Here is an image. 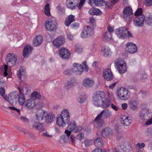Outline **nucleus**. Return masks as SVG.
<instances>
[{
    "mask_svg": "<svg viewBox=\"0 0 152 152\" xmlns=\"http://www.w3.org/2000/svg\"><path fill=\"white\" fill-rule=\"evenodd\" d=\"M111 102L110 100L106 99L104 101L102 100V103L101 104V107L103 108H105L109 107L111 104Z\"/></svg>",
    "mask_w": 152,
    "mask_h": 152,
    "instance_id": "obj_37",
    "label": "nucleus"
},
{
    "mask_svg": "<svg viewBox=\"0 0 152 152\" xmlns=\"http://www.w3.org/2000/svg\"><path fill=\"white\" fill-rule=\"evenodd\" d=\"M117 95L121 99L127 100L130 96V92L126 88H122L118 91Z\"/></svg>",
    "mask_w": 152,
    "mask_h": 152,
    "instance_id": "obj_9",
    "label": "nucleus"
},
{
    "mask_svg": "<svg viewBox=\"0 0 152 152\" xmlns=\"http://www.w3.org/2000/svg\"><path fill=\"white\" fill-rule=\"evenodd\" d=\"M103 77L104 79L107 81H110L112 80L113 75L110 69L106 68L104 70Z\"/></svg>",
    "mask_w": 152,
    "mask_h": 152,
    "instance_id": "obj_18",
    "label": "nucleus"
},
{
    "mask_svg": "<svg viewBox=\"0 0 152 152\" xmlns=\"http://www.w3.org/2000/svg\"><path fill=\"white\" fill-rule=\"evenodd\" d=\"M43 105L44 104L42 103L41 102H39L35 106L37 108H39L42 107Z\"/></svg>",
    "mask_w": 152,
    "mask_h": 152,
    "instance_id": "obj_54",
    "label": "nucleus"
},
{
    "mask_svg": "<svg viewBox=\"0 0 152 152\" xmlns=\"http://www.w3.org/2000/svg\"><path fill=\"white\" fill-rule=\"evenodd\" d=\"M105 97V94L103 92L100 91L96 92L93 98V102L94 105L97 107L100 106L103 99Z\"/></svg>",
    "mask_w": 152,
    "mask_h": 152,
    "instance_id": "obj_4",
    "label": "nucleus"
},
{
    "mask_svg": "<svg viewBox=\"0 0 152 152\" xmlns=\"http://www.w3.org/2000/svg\"><path fill=\"white\" fill-rule=\"evenodd\" d=\"M90 27L91 26L94 27L96 26L95 20L93 17H91L90 19Z\"/></svg>",
    "mask_w": 152,
    "mask_h": 152,
    "instance_id": "obj_44",
    "label": "nucleus"
},
{
    "mask_svg": "<svg viewBox=\"0 0 152 152\" xmlns=\"http://www.w3.org/2000/svg\"><path fill=\"white\" fill-rule=\"evenodd\" d=\"M73 86V83L72 81H68L66 84V87L67 89L71 88Z\"/></svg>",
    "mask_w": 152,
    "mask_h": 152,
    "instance_id": "obj_47",
    "label": "nucleus"
},
{
    "mask_svg": "<svg viewBox=\"0 0 152 152\" xmlns=\"http://www.w3.org/2000/svg\"><path fill=\"white\" fill-rule=\"evenodd\" d=\"M94 29L92 27L87 26L84 27L82 31L81 36L83 38H86L91 36L93 34Z\"/></svg>",
    "mask_w": 152,
    "mask_h": 152,
    "instance_id": "obj_12",
    "label": "nucleus"
},
{
    "mask_svg": "<svg viewBox=\"0 0 152 152\" xmlns=\"http://www.w3.org/2000/svg\"><path fill=\"white\" fill-rule=\"evenodd\" d=\"M23 132L24 134L27 135L28 136H30L31 137H32V136H33V135L31 134V132L24 129V131H23Z\"/></svg>",
    "mask_w": 152,
    "mask_h": 152,
    "instance_id": "obj_52",
    "label": "nucleus"
},
{
    "mask_svg": "<svg viewBox=\"0 0 152 152\" xmlns=\"http://www.w3.org/2000/svg\"><path fill=\"white\" fill-rule=\"evenodd\" d=\"M120 122L124 126H128L130 124L132 121L129 117L123 115L120 118Z\"/></svg>",
    "mask_w": 152,
    "mask_h": 152,
    "instance_id": "obj_22",
    "label": "nucleus"
},
{
    "mask_svg": "<svg viewBox=\"0 0 152 152\" xmlns=\"http://www.w3.org/2000/svg\"><path fill=\"white\" fill-rule=\"evenodd\" d=\"M84 143L86 147H88L91 144V142L88 140H85Z\"/></svg>",
    "mask_w": 152,
    "mask_h": 152,
    "instance_id": "obj_55",
    "label": "nucleus"
},
{
    "mask_svg": "<svg viewBox=\"0 0 152 152\" xmlns=\"http://www.w3.org/2000/svg\"><path fill=\"white\" fill-rule=\"evenodd\" d=\"M18 90L20 93L18 97V103L20 106L23 105L25 102V98L24 94L27 95L28 94L29 89L26 87L23 88L18 87Z\"/></svg>",
    "mask_w": 152,
    "mask_h": 152,
    "instance_id": "obj_5",
    "label": "nucleus"
},
{
    "mask_svg": "<svg viewBox=\"0 0 152 152\" xmlns=\"http://www.w3.org/2000/svg\"><path fill=\"white\" fill-rule=\"evenodd\" d=\"M5 95V89L4 88H0V95L4 97Z\"/></svg>",
    "mask_w": 152,
    "mask_h": 152,
    "instance_id": "obj_53",
    "label": "nucleus"
},
{
    "mask_svg": "<svg viewBox=\"0 0 152 152\" xmlns=\"http://www.w3.org/2000/svg\"><path fill=\"white\" fill-rule=\"evenodd\" d=\"M20 119L23 122L26 123L28 122V119L26 117L24 116H21L20 117Z\"/></svg>",
    "mask_w": 152,
    "mask_h": 152,
    "instance_id": "obj_58",
    "label": "nucleus"
},
{
    "mask_svg": "<svg viewBox=\"0 0 152 152\" xmlns=\"http://www.w3.org/2000/svg\"><path fill=\"white\" fill-rule=\"evenodd\" d=\"M94 84V82L88 78H85L83 83V85L87 88H89L92 86Z\"/></svg>",
    "mask_w": 152,
    "mask_h": 152,
    "instance_id": "obj_26",
    "label": "nucleus"
},
{
    "mask_svg": "<svg viewBox=\"0 0 152 152\" xmlns=\"http://www.w3.org/2000/svg\"><path fill=\"white\" fill-rule=\"evenodd\" d=\"M8 108L12 110H15L18 112L19 113H20V111L19 109H17V108L14 107H9Z\"/></svg>",
    "mask_w": 152,
    "mask_h": 152,
    "instance_id": "obj_57",
    "label": "nucleus"
},
{
    "mask_svg": "<svg viewBox=\"0 0 152 152\" xmlns=\"http://www.w3.org/2000/svg\"><path fill=\"white\" fill-rule=\"evenodd\" d=\"M114 63L119 73L122 74L126 72L127 70L126 63L122 59L118 58L115 61Z\"/></svg>",
    "mask_w": 152,
    "mask_h": 152,
    "instance_id": "obj_6",
    "label": "nucleus"
},
{
    "mask_svg": "<svg viewBox=\"0 0 152 152\" xmlns=\"http://www.w3.org/2000/svg\"><path fill=\"white\" fill-rule=\"evenodd\" d=\"M144 20L146 24L148 25H152V14L149 13L146 15L145 17Z\"/></svg>",
    "mask_w": 152,
    "mask_h": 152,
    "instance_id": "obj_35",
    "label": "nucleus"
},
{
    "mask_svg": "<svg viewBox=\"0 0 152 152\" xmlns=\"http://www.w3.org/2000/svg\"><path fill=\"white\" fill-rule=\"evenodd\" d=\"M102 150L100 148H96L92 152H102Z\"/></svg>",
    "mask_w": 152,
    "mask_h": 152,
    "instance_id": "obj_64",
    "label": "nucleus"
},
{
    "mask_svg": "<svg viewBox=\"0 0 152 152\" xmlns=\"http://www.w3.org/2000/svg\"><path fill=\"white\" fill-rule=\"evenodd\" d=\"M19 94L17 91H14L10 93L7 97H4L5 99L10 103H13L17 99L18 101Z\"/></svg>",
    "mask_w": 152,
    "mask_h": 152,
    "instance_id": "obj_11",
    "label": "nucleus"
},
{
    "mask_svg": "<svg viewBox=\"0 0 152 152\" xmlns=\"http://www.w3.org/2000/svg\"><path fill=\"white\" fill-rule=\"evenodd\" d=\"M70 116L68 111L64 109L61 112V114L58 115L56 120V124L59 126L63 127L69 123Z\"/></svg>",
    "mask_w": 152,
    "mask_h": 152,
    "instance_id": "obj_1",
    "label": "nucleus"
},
{
    "mask_svg": "<svg viewBox=\"0 0 152 152\" xmlns=\"http://www.w3.org/2000/svg\"><path fill=\"white\" fill-rule=\"evenodd\" d=\"M45 25L46 30L50 31H55L57 28V23L55 20L50 19L45 21Z\"/></svg>",
    "mask_w": 152,
    "mask_h": 152,
    "instance_id": "obj_7",
    "label": "nucleus"
},
{
    "mask_svg": "<svg viewBox=\"0 0 152 152\" xmlns=\"http://www.w3.org/2000/svg\"><path fill=\"white\" fill-rule=\"evenodd\" d=\"M47 114V112L42 110H40L36 113V118L37 120L41 121L45 118V115Z\"/></svg>",
    "mask_w": 152,
    "mask_h": 152,
    "instance_id": "obj_24",
    "label": "nucleus"
},
{
    "mask_svg": "<svg viewBox=\"0 0 152 152\" xmlns=\"http://www.w3.org/2000/svg\"><path fill=\"white\" fill-rule=\"evenodd\" d=\"M75 51L77 53H80L82 51L83 49L79 46L76 45H75Z\"/></svg>",
    "mask_w": 152,
    "mask_h": 152,
    "instance_id": "obj_46",
    "label": "nucleus"
},
{
    "mask_svg": "<svg viewBox=\"0 0 152 152\" xmlns=\"http://www.w3.org/2000/svg\"><path fill=\"white\" fill-rule=\"evenodd\" d=\"M119 0H109L108 2L103 0H88V3L89 4L91 5L93 3L96 6L99 7L105 6L107 8L111 9Z\"/></svg>",
    "mask_w": 152,
    "mask_h": 152,
    "instance_id": "obj_3",
    "label": "nucleus"
},
{
    "mask_svg": "<svg viewBox=\"0 0 152 152\" xmlns=\"http://www.w3.org/2000/svg\"><path fill=\"white\" fill-rule=\"evenodd\" d=\"M123 18L126 21H129L133 14L132 10L131 7L127 6L125 7L123 11Z\"/></svg>",
    "mask_w": 152,
    "mask_h": 152,
    "instance_id": "obj_10",
    "label": "nucleus"
},
{
    "mask_svg": "<svg viewBox=\"0 0 152 152\" xmlns=\"http://www.w3.org/2000/svg\"><path fill=\"white\" fill-rule=\"evenodd\" d=\"M143 3L146 7L152 6V0H144Z\"/></svg>",
    "mask_w": 152,
    "mask_h": 152,
    "instance_id": "obj_43",
    "label": "nucleus"
},
{
    "mask_svg": "<svg viewBox=\"0 0 152 152\" xmlns=\"http://www.w3.org/2000/svg\"><path fill=\"white\" fill-rule=\"evenodd\" d=\"M152 124V118L148 121L146 122L145 124L149 125Z\"/></svg>",
    "mask_w": 152,
    "mask_h": 152,
    "instance_id": "obj_62",
    "label": "nucleus"
},
{
    "mask_svg": "<svg viewBox=\"0 0 152 152\" xmlns=\"http://www.w3.org/2000/svg\"><path fill=\"white\" fill-rule=\"evenodd\" d=\"M79 2V0H66V4L68 8L74 10L77 7Z\"/></svg>",
    "mask_w": 152,
    "mask_h": 152,
    "instance_id": "obj_14",
    "label": "nucleus"
},
{
    "mask_svg": "<svg viewBox=\"0 0 152 152\" xmlns=\"http://www.w3.org/2000/svg\"><path fill=\"white\" fill-rule=\"evenodd\" d=\"M101 117H98V115L95 119V122L99 127H101L104 125V120L101 119Z\"/></svg>",
    "mask_w": 152,
    "mask_h": 152,
    "instance_id": "obj_32",
    "label": "nucleus"
},
{
    "mask_svg": "<svg viewBox=\"0 0 152 152\" xmlns=\"http://www.w3.org/2000/svg\"><path fill=\"white\" fill-rule=\"evenodd\" d=\"M42 36L39 35L37 36L33 40V44L35 46L40 45L42 42Z\"/></svg>",
    "mask_w": 152,
    "mask_h": 152,
    "instance_id": "obj_30",
    "label": "nucleus"
},
{
    "mask_svg": "<svg viewBox=\"0 0 152 152\" xmlns=\"http://www.w3.org/2000/svg\"><path fill=\"white\" fill-rule=\"evenodd\" d=\"M142 9L141 8H139L137 9V10L134 13V15L135 16L137 17L138 16H141V15H142Z\"/></svg>",
    "mask_w": 152,
    "mask_h": 152,
    "instance_id": "obj_42",
    "label": "nucleus"
},
{
    "mask_svg": "<svg viewBox=\"0 0 152 152\" xmlns=\"http://www.w3.org/2000/svg\"><path fill=\"white\" fill-rule=\"evenodd\" d=\"M125 48L127 51L131 54L135 53L137 50V46L132 42L127 43Z\"/></svg>",
    "mask_w": 152,
    "mask_h": 152,
    "instance_id": "obj_16",
    "label": "nucleus"
},
{
    "mask_svg": "<svg viewBox=\"0 0 152 152\" xmlns=\"http://www.w3.org/2000/svg\"><path fill=\"white\" fill-rule=\"evenodd\" d=\"M84 138V134L82 133L78 134L77 136V139L79 140H81L83 139Z\"/></svg>",
    "mask_w": 152,
    "mask_h": 152,
    "instance_id": "obj_50",
    "label": "nucleus"
},
{
    "mask_svg": "<svg viewBox=\"0 0 152 152\" xmlns=\"http://www.w3.org/2000/svg\"><path fill=\"white\" fill-rule=\"evenodd\" d=\"M136 146L137 147H138L139 148H141L145 146V144L143 143H137L136 145Z\"/></svg>",
    "mask_w": 152,
    "mask_h": 152,
    "instance_id": "obj_56",
    "label": "nucleus"
},
{
    "mask_svg": "<svg viewBox=\"0 0 152 152\" xmlns=\"http://www.w3.org/2000/svg\"><path fill=\"white\" fill-rule=\"evenodd\" d=\"M36 105V102L34 99H28L25 102V107L28 109H31Z\"/></svg>",
    "mask_w": 152,
    "mask_h": 152,
    "instance_id": "obj_23",
    "label": "nucleus"
},
{
    "mask_svg": "<svg viewBox=\"0 0 152 152\" xmlns=\"http://www.w3.org/2000/svg\"><path fill=\"white\" fill-rule=\"evenodd\" d=\"M44 118L45 119L47 123H50L54 121L55 118V116L53 113H48L47 112V114L45 115Z\"/></svg>",
    "mask_w": 152,
    "mask_h": 152,
    "instance_id": "obj_29",
    "label": "nucleus"
},
{
    "mask_svg": "<svg viewBox=\"0 0 152 152\" xmlns=\"http://www.w3.org/2000/svg\"><path fill=\"white\" fill-rule=\"evenodd\" d=\"M111 107L115 111H117L118 110V107L114 105L113 104H111Z\"/></svg>",
    "mask_w": 152,
    "mask_h": 152,
    "instance_id": "obj_63",
    "label": "nucleus"
},
{
    "mask_svg": "<svg viewBox=\"0 0 152 152\" xmlns=\"http://www.w3.org/2000/svg\"><path fill=\"white\" fill-rule=\"evenodd\" d=\"M129 105L130 108L133 110L137 109V105L136 101L134 100H129Z\"/></svg>",
    "mask_w": 152,
    "mask_h": 152,
    "instance_id": "obj_36",
    "label": "nucleus"
},
{
    "mask_svg": "<svg viewBox=\"0 0 152 152\" xmlns=\"http://www.w3.org/2000/svg\"><path fill=\"white\" fill-rule=\"evenodd\" d=\"M83 70L84 69L81 64L76 63L74 64L73 67L72 68V71L73 72H77V74L80 75Z\"/></svg>",
    "mask_w": 152,
    "mask_h": 152,
    "instance_id": "obj_21",
    "label": "nucleus"
},
{
    "mask_svg": "<svg viewBox=\"0 0 152 152\" xmlns=\"http://www.w3.org/2000/svg\"><path fill=\"white\" fill-rule=\"evenodd\" d=\"M107 30L108 32L112 34L114 31V28L113 26H109L107 27Z\"/></svg>",
    "mask_w": 152,
    "mask_h": 152,
    "instance_id": "obj_51",
    "label": "nucleus"
},
{
    "mask_svg": "<svg viewBox=\"0 0 152 152\" xmlns=\"http://www.w3.org/2000/svg\"><path fill=\"white\" fill-rule=\"evenodd\" d=\"M76 125L77 124L75 121H72L68 125V128L69 129L73 131L74 128L75 127Z\"/></svg>",
    "mask_w": 152,
    "mask_h": 152,
    "instance_id": "obj_40",
    "label": "nucleus"
},
{
    "mask_svg": "<svg viewBox=\"0 0 152 152\" xmlns=\"http://www.w3.org/2000/svg\"><path fill=\"white\" fill-rule=\"evenodd\" d=\"M144 19V15L137 16L133 20L134 24L137 27H142L143 25Z\"/></svg>",
    "mask_w": 152,
    "mask_h": 152,
    "instance_id": "obj_19",
    "label": "nucleus"
},
{
    "mask_svg": "<svg viewBox=\"0 0 152 152\" xmlns=\"http://www.w3.org/2000/svg\"><path fill=\"white\" fill-rule=\"evenodd\" d=\"M79 23L75 22L71 25V27L73 29H77L79 28Z\"/></svg>",
    "mask_w": 152,
    "mask_h": 152,
    "instance_id": "obj_45",
    "label": "nucleus"
},
{
    "mask_svg": "<svg viewBox=\"0 0 152 152\" xmlns=\"http://www.w3.org/2000/svg\"><path fill=\"white\" fill-rule=\"evenodd\" d=\"M44 13L47 16L49 17L50 15L49 4L48 3H47L45 6Z\"/></svg>",
    "mask_w": 152,
    "mask_h": 152,
    "instance_id": "obj_39",
    "label": "nucleus"
},
{
    "mask_svg": "<svg viewBox=\"0 0 152 152\" xmlns=\"http://www.w3.org/2000/svg\"><path fill=\"white\" fill-rule=\"evenodd\" d=\"M24 72V70L23 69H20L18 71L17 76L20 80H21V75H22V73Z\"/></svg>",
    "mask_w": 152,
    "mask_h": 152,
    "instance_id": "obj_49",
    "label": "nucleus"
},
{
    "mask_svg": "<svg viewBox=\"0 0 152 152\" xmlns=\"http://www.w3.org/2000/svg\"><path fill=\"white\" fill-rule=\"evenodd\" d=\"M41 95L37 91H34L31 94V99H40Z\"/></svg>",
    "mask_w": 152,
    "mask_h": 152,
    "instance_id": "obj_38",
    "label": "nucleus"
},
{
    "mask_svg": "<svg viewBox=\"0 0 152 152\" xmlns=\"http://www.w3.org/2000/svg\"><path fill=\"white\" fill-rule=\"evenodd\" d=\"M103 115L104 118H107L111 116L112 112L111 111L108 109H105L102 111L98 115V117L100 116L102 117Z\"/></svg>",
    "mask_w": 152,
    "mask_h": 152,
    "instance_id": "obj_27",
    "label": "nucleus"
},
{
    "mask_svg": "<svg viewBox=\"0 0 152 152\" xmlns=\"http://www.w3.org/2000/svg\"><path fill=\"white\" fill-rule=\"evenodd\" d=\"M33 47L30 45H27L24 48L23 51V55L25 58H27L32 53Z\"/></svg>",
    "mask_w": 152,
    "mask_h": 152,
    "instance_id": "obj_20",
    "label": "nucleus"
},
{
    "mask_svg": "<svg viewBox=\"0 0 152 152\" xmlns=\"http://www.w3.org/2000/svg\"><path fill=\"white\" fill-rule=\"evenodd\" d=\"M75 16L72 15H68L66 18L64 23L66 26H68L73 21L75 20Z\"/></svg>",
    "mask_w": 152,
    "mask_h": 152,
    "instance_id": "obj_28",
    "label": "nucleus"
},
{
    "mask_svg": "<svg viewBox=\"0 0 152 152\" xmlns=\"http://www.w3.org/2000/svg\"><path fill=\"white\" fill-rule=\"evenodd\" d=\"M58 54L60 57L64 59H68L70 56L69 50L62 48L59 49Z\"/></svg>",
    "mask_w": 152,
    "mask_h": 152,
    "instance_id": "obj_17",
    "label": "nucleus"
},
{
    "mask_svg": "<svg viewBox=\"0 0 152 152\" xmlns=\"http://www.w3.org/2000/svg\"><path fill=\"white\" fill-rule=\"evenodd\" d=\"M60 140L63 141L64 142H65L66 140V137L65 135H62L60 138Z\"/></svg>",
    "mask_w": 152,
    "mask_h": 152,
    "instance_id": "obj_59",
    "label": "nucleus"
},
{
    "mask_svg": "<svg viewBox=\"0 0 152 152\" xmlns=\"http://www.w3.org/2000/svg\"><path fill=\"white\" fill-rule=\"evenodd\" d=\"M103 36L107 40H110L112 38V34L107 32H105Z\"/></svg>",
    "mask_w": 152,
    "mask_h": 152,
    "instance_id": "obj_41",
    "label": "nucleus"
},
{
    "mask_svg": "<svg viewBox=\"0 0 152 152\" xmlns=\"http://www.w3.org/2000/svg\"><path fill=\"white\" fill-rule=\"evenodd\" d=\"M152 116V113L147 108H143L139 113V118L142 121H146Z\"/></svg>",
    "mask_w": 152,
    "mask_h": 152,
    "instance_id": "obj_8",
    "label": "nucleus"
},
{
    "mask_svg": "<svg viewBox=\"0 0 152 152\" xmlns=\"http://www.w3.org/2000/svg\"><path fill=\"white\" fill-rule=\"evenodd\" d=\"M112 134V130L108 127H106L103 129L101 132L102 136L104 138L109 137Z\"/></svg>",
    "mask_w": 152,
    "mask_h": 152,
    "instance_id": "obj_25",
    "label": "nucleus"
},
{
    "mask_svg": "<svg viewBox=\"0 0 152 152\" xmlns=\"http://www.w3.org/2000/svg\"><path fill=\"white\" fill-rule=\"evenodd\" d=\"M65 42V38L64 36H60L54 39L53 42V44L55 47L59 48L62 46Z\"/></svg>",
    "mask_w": 152,
    "mask_h": 152,
    "instance_id": "obj_15",
    "label": "nucleus"
},
{
    "mask_svg": "<svg viewBox=\"0 0 152 152\" xmlns=\"http://www.w3.org/2000/svg\"><path fill=\"white\" fill-rule=\"evenodd\" d=\"M17 60L16 55L13 53H9L6 56L5 61L7 64L4 65V75L6 76L8 75L7 72L8 66L12 67L15 65Z\"/></svg>",
    "mask_w": 152,
    "mask_h": 152,
    "instance_id": "obj_2",
    "label": "nucleus"
},
{
    "mask_svg": "<svg viewBox=\"0 0 152 152\" xmlns=\"http://www.w3.org/2000/svg\"><path fill=\"white\" fill-rule=\"evenodd\" d=\"M89 14L92 15H100L102 14V12L99 9L95 8H92L88 11Z\"/></svg>",
    "mask_w": 152,
    "mask_h": 152,
    "instance_id": "obj_31",
    "label": "nucleus"
},
{
    "mask_svg": "<svg viewBox=\"0 0 152 152\" xmlns=\"http://www.w3.org/2000/svg\"><path fill=\"white\" fill-rule=\"evenodd\" d=\"M127 29L125 28L120 27L116 29L115 34L120 38L124 39L127 37Z\"/></svg>",
    "mask_w": 152,
    "mask_h": 152,
    "instance_id": "obj_13",
    "label": "nucleus"
},
{
    "mask_svg": "<svg viewBox=\"0 0 152 152\" xmlns=\"http://www.w3.org/2000/svg\"><path fill=\"white\" fill-rule=\"evenodd\" d=\"M121 106L122 109L124 110H126V109L127 107V104L126 103L122 104L121 105Z\"/></svg>",
    "mask_w": 152,
    "mask_h": 152,
    "instance_id": "obj_61",
    "label": "nucleus"
},
{
    "mask_svg": "<svg viewBox=\"0 0 152 152\" xmlns=\"http://www.w3.org/2000/svg\"><path fill=\"white\" fill-rule=\"evenodd\" d=\"M94 144L96 147H102L104 145V142L102 138L98 137L94 140Z\"/></svg>",
    "mask_w": 152,
    "mask_h": 152,
    "instance_id": "obj_33",
    "label": "nucleus"
},
{
    "mask_svg": "<svg viewBox=\"0 0 152 152\" xmlns=\"http://www.w3.org/2000/svg\"><path fill=\"white\" fill-rule=\"evenodd\" d=\"M33 127L40 132L43 131L44 129L43 124L39 122L34 123L33 125Z\"/></svg>",
    "mask_w": 152,
    "mask_h": 152,
    "instance_id": "obj_34",
    "label": "nucleus"
},
{
    "mask_svg": "<svg viewBox=\"0 0 152 152\" xmlns=\"http://www.w3.org/2000/svg\"><path fill=\"white\" fill-rule=\"evenodd\" d=\"M86 61H84L83 63V64L84 66V69L86 71H88V67L86 65Z\"/></svg>",
    "mask_w": 152,
    "mask_h": 152,
    "instance_id": "obj_60",
    "label": "nucleus"
},
{
    "mask_svg": "<svg viewBox=\"0 0 152 152\" xmlns=\"http://www.w3.org/2000/svg\"><path fill=\"white\" fill-rule=\"evenodd\" d=\"M73 131L75 133L79 132H80L82 130V128L80 126H76L74 128Z\"/></svg>",
    "mask_w": 152,
    "mask_h": 152,
    "instance_id": "obj_48",
    "label": "nucleus"
}]
</instances>
